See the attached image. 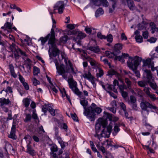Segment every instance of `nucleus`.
Masks as SVG:
<instances>
[{
    "instance_id": "obj_1",
    "label": "nucleus",
    "mask_w": 158,
    "mask_h": 158,
    "mask_svg": "<svg viewBox=\"0 0 158 158\" xmlns=\"http://www.w3.org/2000/svg\"><path fill=\"white\" fill-rule=\"evenodd\" d=\"M64 61L66 64L65 66L63 64H61L59 65V63L57 61H56L55 63L57 72L59 75H62L64 79L67 80L68 74L70 73V70L73 72L74 69L73 65L70 60H68V63L66 59H64Z\"/></svg>"
},
{
    "instance_id": "obj_2",
    "label": "nucleus",
    "mask_w": 158,
    "mask_h": 158,
    "mask_svg": "<svg viewBox=\"0 0 158 158\" xmlns=\"http://www.w3.org/2000/svg\"><path fill=\"white\" fill-rule=\"evenodd\" d=\"M140 107L142 110L141 113L143 116L146 118V114L145 113V111L146 112V115H148L149 114V110L147 109L148 108L152 110V111L154 112L157 111L158 110V108L156 106L146 101H143L141 102Z\"/></svg>"
},
{
    "instance_id": "obj_3",
    "label": "nucleus",
    "mask_w": 158,
    "mask_h": 158,
    "mask_svg": "<svg viewBox=\"0 0 158 158\" xmlns=\"http://www.w3.org/2000/svg\"><path fill=\"white\" fill-rule=\"evenodd\" d=\"M141 60V58L136 56L135 57H129L127 62V65L128 67L132 70L137 69L138 66Z\"/></svg>"
},
{
    "instance_id": "obj_4",
    "label": "nucleus",
    "mask_w": 158,
    "mask_h": 158,
    "mask_svg": "<svg viewBox=\"0 0 158 158\" xmlns=\"http://www.w3.org/2000/svg\"><path fill=\"white\" fill-rule=\"evenodd\" d=\"M69 88L71 89L73 92L77 95L80 98L82 97V93L79 91V89L77 87V83L74 81L72 78H69L68 80Z\"/></svg>"
},
{
    "instance_id": "obj_5",
    "label": "nucleus",
    "mask_w": 158,
    "mask_h": 158,
    "mask_svg": "<svg viewBox=\"0 0 158 158\" xmlns=\"http://www.w3.org/2000/svg\"><path fill=\"white\" fill-rule=\"evenodd\" d=\"M92 111H90L89 112V113L88 112L87 114H88V115H86L85 116L89 118L90 120L91 121H93L95 120V117L96 114H95V112H96L98 114H100L102 111V109L99 107H97L95 108H94L92 107Z\"/></svg>"
},
{
    "instance_id": "obj_6",
    "label": "nucleus",
    "mask_w": 158,
    "mask_h": 158,
    "mask_svg": "<svg viewBox=\"0 0 158 158\" xmlns=\"http://www.w3.org/2000/svg\"><path fill=\"white\" fill-rule=\"evenodd\" d=\"M49 44L51 45V47L53 48L52 51V53L50 52V48H49L48 50L50 57H52V56H53L54 57H55L57 56H59L60 53V51L57 48L55 42H53V44Z\"/></svg>"
},
{
    "instance_id": "obj_7",
    "label": "nucleus",
    "mask_w": 158,
    "mask_h": 158,
    "mask_svg": "<svg viewBox=\"0 0 158 158\" xmlns=\"http://www.w3.org/2000/svg\"><path fill=\"white\" fill-rule=\"evenodd\" d=\"M54 10H57L59 14H61L63 13L64 10V3L63 1H59L54 6Z\"/></svg>"
},
{
    "instance_id": "obj_8",
    "label": "nucleus",
    "mask_w": 158,
    "mask_h": 158,
    "mask_svg": "<svg viewBox=\"0 0 158 158\" xmlns=\"http://www.w3.org/2000/svg\"><path fill=\"white\" fill-rule=\"evenodd\" d=\"M101 121H99L98 123H97L95 125V132L98 133L100 130V128L101 126L103 128H105L107 124V121L106 120H102L101 119Z\"/></svg>"
},
{
    "instance_id": "obj_9",
    "label": "nucleus",
    "mask_w": 158,
    "mask_h": 158,
    "mask_svg": "<svg viewBox=\"0 0 158 158\" xmlns=\"http://www.w3.org/2000/svg\"><path fill=\"white\" fill-rule=\"evenodd\" d=\"M80 102L81 104L83 106L84 109V114L85 115H88V114H87V112H88V113H89V112L90 111V110L92 111V107L89 106L86 108V106L88 105V101L85 99L82 100H81Z\"/></svg>"
},
{
    "instance_id": "obj_10",
    "label": "nucleus",
    "mask_w": 158,
    "mask_h": 158,
    "mask_svg": "<svg viewBox=\"0 0 158 158\" xmlns=\"http://www.w3.org/2000/svg\"><path fill=\"white\" fill-rule=\"evenodd\" d=\"M15 124V122L14 120L10 134L8 135L9 138L14 140L16 139L17 138V136L15 135L16 130Z\"/></svg>"
},
{
    "instance_id": "obj_11",
    "label": "nucleus",
    "mask_w": 158,
    "mask_h": 158,
    "mask_svg": "<svg viewBox=\"0 0 158 158\" xmlns=\"http://www.w3.org/2000/svg\"><path fill=\"white\" fill-rule=\"evenodd\" d=\"M87 60L89 61L93 69H98L100 67V64L99 63L95 60L94 59H93L89 56H88L85 58Z\"/></svg>"
},
{
    "instance_id": "obj_12",
    "label": "nucleus",
    "mask_w": 158,
    "mask_h": 158,
    "mask_svg": "<svg viewBox=\"0 0 158 158\" xmlns=\"http://www.w3.org/2000/svg\"><path fill=\"white\" fill-rule=\"evenodd\" d=\"M30 138L29 139L28 141V143L27 145V149L26 150V152L30 154L32 156H34L35 155V152L33 149L31 143V137H29Z\"/></svg>"
},
{
    "instance_id": "obj_13",
    "label": "nucleus",
    "mask_w": 158,
    "mask_h": 158,
    "mask_svg": "<svg viewBox=\"0 0 158 158\" xmlns=\"http://www.w3.org/2000/svg\"><path fill=\"white\" fill-rule=\"evenodd\" d=\"M113 85H110L108 86V89H110L113 91L114 92L117 93L118 91H117V89L116 88V86L117 85L118 86L119 85L118 82L116 80H114Z\"/></svg>"
},
{
    "instance_id": "obj_14",
    "label": "nucleus",
    "mask_w": 158,
    "mask_h": 158,
    "mask_svg": "<svg viewBox=\"0 0 158 158\" xmlns=\"http://www.w3.org/2000/svg\"><path fill=\"white\" fill-rule=\"evenodd\" d=\"M32 61L29 58H27L26 60H24V65L27 69V71L29 73L31 71V68Z\"/></svg>"
},
{
    "instance_id": "obj_15",
    "label": "nucleus",
    "mask_w": 158,
    "mask_h": 158,
    "mask_svg": "<svg viewBox=\"0 0 158 158\" xmlns=\"http://www.w3.org/2000/svg\"><path fill=\"white\" fill-rule=\"evenodd\" d=\"M50 35L48 44H53V42H55V32L53 28L51 30V34Z\"/></svg>"
},
{
    "instance_id": "obj_16",
    "label": "nucleus",
    "mask_w": 158,
    "mask_h": 158,
    "mask_svg": "<svg viewBox=\"0 0 158 158\" xmlns=\"http://www.w3.org/2000/svg\"><path fill=\"white\" fill-rule=\"evenodd\" d=\"M110 104L111 107H108L107 109L114 114L116 113V108L117 107V104L116 101L115 100L111 102Z\"/></svg>"
},
{
    "instance_id": "obj_17",
    "label": "nucleus",
    "mask_w": 158,
    "mask_h": 158,
    "mask_svg": "<svg viewBox=\"0 0 158 158\" xmlns=\"http://www.w3.org/2000/svg\"><path fill=\"white\" fill-rule=\"evenodd\" d=\"M123 45L122 44L118 43L115 44L114 46V53H116L117 55L120 53L121 52L120 50L122 48Z\"/></svg>"
},
{
    "instance_id": "obj_18",
    "label": "nucleus",
    "mask_w": 158,
    "mask_h": 158,
    "mask_svg": "<svg viewBox=\"0 0 158 158\" xmlns=\"http://www.w3.org/2000/svg\"><path fill=\"white\" fill-rule=\"evenodd\" d=\"M126 1L127 6L130 10H133L135 9L136 7L132 0H126Z\"/></svg>"
},
{
    "instance_id": "obj_19",
    "label": "nucleus",
    "mask_w": 158,
    "mask_h": 158,
    "mask_svg": "<svg viewBox=\"0 0 158 158\" xmlns=\"http://www.w3.org/2000/svg\"><path fill=\"white\" fill-rule=\"evenodd\" d=\"M50 35V34H49L45 37H41L38 40V41H39L40 40L42 45L43 46L48 40L49 39Z\"/></svg>"
},
{
    "instance_id": "obj_20",
    "label": "nucleus",
    "mask_w": 158,
    "mask_h": 158,
    "mask_svg": "<svg viewBox=\"0 0 158 158\" xmlns=\"http://www.w3.org/2000/svg\"><path fill=\"white\" fill-rule=\"evenodd\" d=\"M88 49L96 53H99L100 51L99 47L98 46L89 47H88Z\"/></svg>"
},
{
    "instance_id": "obj_21",
    "label": "nucleus",
    "mask_w": 158,
    "mask_h": 158,
    "mask_svg": "<svg viewBox=\"0 0 158 158\" xmlns=\"http://www.w3.org/2000/svg\"><path fill=\"white\" fill-rule=\"evenodd\" d=\"M10 102L8 98L6 99L4 98H0V104L2 106L4 105H8Z\"/></svg>"
},
{
    "instance_id": "obj_22",
    "label": "nucleus",
    "mask_w": 158,
    "mask_h": 158,
    "mask_svg": "<svg viewBox=\"0 0 158 158\" xmlns=\"http://www.w3.org/2000/svg\"><path fill=\"white\" fill-rule=\"evenodd\" d=\"M78 32L77 33L76 35H77V39L81 40L86 37V35L85 34L80 31L78 29Z\"/></svg>"
},
{
    "instance_id": "obj_23",
    "label": "nucleus",
    "mask_w": 158,
    "mask_h": 158,
    "mask_svg": "<svg viewBox=\"0 0 158 158\" xmlns=\"http://www.w3.org/2000/svg\"><path fill=\"white\" fill-rule=\"evenodd\" d=\"M144 71L147 74V77L148 79V82L151 81L152 80V77L150 70L145 69Z\"/></svg>"
},
{
    "instance_id": "obj_24",
    "label": "nucleus",
    "mask_w": 158,
    "mask_h": 158,
    "mask_svg": "<svg viewBox=\"0 0 158 158\" xmlns=\"http://www.w3.org/2000/svg\"><path fill=\"white\" fill-rule=\"evenodd\" d=\"M9 48L12 52H16L19 48L15 44L12 43L10 45Z\"/></svg>"
},
{
    "instance_id": "obj_25",
    "label": "nucleus",
    "mask_w": 158,
    "mask_h": 158,
    "mask_svg": "<svg viewBox=\"0 0 158 158\" xmlns=\"http://www.w3.org/2000/svg\"><path fill=\"white\" fill-rule=\"evenodd\" d=\"M104 11L102 8H99L96 10L95 13V16L98 17L104 14Z\"/></svg>"
},
{
    "instance_id": "obj_26",
    "label": "nucleus",
    "mask_w": 158,
    "mask_h": 158,
    "mask_svg": "<svg viewBox=\"0 0 158 158\" xmlns=\"http://www.w3.org/2000/svg\"><path fill=\"white\" fill-rule=\"evenodd\" d=\"M30 102L31 99L28 98H25L23 100V104L26 108L29 106Z\"/></svg>"
},
{
    "instance_id": "obj_27",
    "label": "nucleus",
    "mask_w": 158,
    "mask_h": 158,
    "mask_svg": "<svg viewBox=\"0 0 158 158\" xmlns=\"http://www.w3.org/2000/svg\"><path fill=\"white\" fill-rule=\"evenodd\" d=\"M5 144L4 149H5L6 152H7L8 150L10 152L11 151L12 148V146L11 145L7 142H5Z\"/></svg>"
},
{
    "instance_id": "obj_28",
    "label": "nucleus",
    "mask_w": 158,
    "mask_h": 158,
    "mask_svg": "<svg viewBox=\"0 0 158 158\" xmlns=\"http://www.w3.org/2000/svg\"><path fill=\"white\" fill-rule=\"evenodd\" d=\"M13 23H11L9 22H7L5 23L4 26L1 27L2 29L7 28L9 30H11L12 29V27Z\"/></svg>"
},
{
    "instance_id": "obj_29",
    "label": "nucleus",
    "mask_w": 158,
    "mask_h": 158,
    "mask_svg": "<svg viewBox=\"0 0 158 158\" xmlns=\"http://www.w3.org/2000/svg\"><path fill=\"white\" fill-rule=\"evenodd\" d=\"M57 140L59 143L60 144L61 148L62 149H64L65 147V142H63L60 137H58L57 138Z\"/></svg>"
},
{
    "instance_id": "obj_30",
    "label": "nucleus",
    "mask_w": 158,
    "mask_h": 158,
    "mask_svg": "<svg viewBox=\"0 0 158 158\" xmlns=\"http://www.w3.org/2000/svg\"><path fill=\"white\" fill-rule=\"evenodd\" d=\"M125 81L127 85V87L128 89L130 90L131 89V82L130 80L128 78H126Z\"/></svg>"
},
{
    "instance_id": "obj_31",
    "label": "nucleus",
    "mask_w": 158,
    "mask_h": 158,
    "mask_svg": "<svg viewBox=\"0 0 158 158\" xmlns=\"http://www.w3.org/2000/svg\"><path fill=\"white\" fill-rule=\"evenodd\" d=\"M83 76L84 78L87 79L89 81L93 77L92 74L89 72H88L87 73H85L84 74Z\"/></svg>"
},
{
    "instance_id": "obj_32",
    "label": "nucleus",
    "mask_w": 158,
    "mask_h": 158,
    "mask_svg": "<svg viewBox=\"0 0 158 158\" xmlns=\"http://www.w3.org/2000/svg\"><path fill=\"white\" fill-rule=\"evenodd\" d=\"M97 147L98 149L101 151L103 153H104L106 152L105 148L102 146L99 143H98L97 145Z\"/></svg>"
},
{
    "instance_id": "obj_33",
    "label": "nucleus",
    "mask_w": 158,
    "mask_h": 158,
    "mask_svg": "<svg viewBox=\"0 0 158 158\" xmlns=\"http://www.w3.org/2000/svg\"><path fill=\"white\" fill-rule=\"evenodd\" d=\"M111 2H112L111 4H112V9L111 8H109V11L110 13H112V12H113V11L115 9V6L116 4V1L115 0H114L112 1H111Z\"/></svg>"
},
{
    "instance_id": "obj_34",
    "label": "nucleus",
    "mask_w": 158,
    "mask_h": 158,
    "mask_svg": "<svg viewBox=\"0 0 158 158\" xmlns=\"http://www.w3.org/2000/svg\"><path fill=\"white\" fill-rule=\"evenodd\" d=\"M147 23L145 21H143L141 23H139V30H143L145 27V26Z\"/></svg>"
},
{
    "instance_id": "obj_35",
    "label": "nucleus",
    "mask_w": 158,
    "mask_h": 158,
    "mask_svg": "<svg viewBox=\"0 0 158 158\" xmlns=\"http://www.w3.org/2000/svg\"><path fill=\"white\" fill-rule=\"evenodd\" d=\"M104 113L105 115L103 116L105 119H107V118H108L110 120H112V117L111 114L105 112H104Z\"/></svg>"
},
{
    "instance_id": "obj_36",
    "label": "nucleus",
    "mask_w": 158,
    "mask_h": 158,
    "mask_svg": "<svg viewBox=\"0 0 158 158\" xmlns=\"http://www.w3.org/2000/svg\"><path fill=\"white\" fill-rule=\"evenodd\" d=\"M78 32V29H76L72 31L69 30L67 31V34L68 35H76L77 33Z\"/></svg>"
},
{
    "instance_id": "obj_37",
    "label": "nucleus",
    "mask_w": 158,
    "mask_h": 158,
    "mask_svg": "<svg viewBox=\"0 0 158 158\" xmlns=\"http://www.w3.org/2000/svg\"><path fill=\"white\" fill-rule=\"evenodd\" d=\"M118 87L119 88L120 92L123 91L124 89H128L127 86L124 84H123L122 85H119Z\"/></svg>"
},
{
    "instance_id": "obj_38",
    "label": "nucleus",
    "mask_w": 158,
    "mask_h": 158,
    "mask_svg": "<svg viewBox=\"0 0 158 158\" xmlns=\"http://www.w3.org/2000/svg\"><path fill=\"white\" fill-rule=\"evenodd\" d=\"M40 73V69L39 68L34 66L33 67V73L34 75H37L38 74Z\"/></svg>"
},
{
    "instance_id": "obj_39",
    "label": "nucleus",
    "mask_w": 158,
    "mask_h": 158,
    "mask_svg": "<svg viewBox=\"0 0 158 158\" xmlns=\"http://www.w3.org/2000/svg\"><path fill=\"white\" fill-rule=\"evenodd\" d=\"M98 69V73H97V76L98 77H101L104 74L103 70L100 67Z\"/></svg>"
},
{
    "instance_id": "obj_40",
    "label": "nucleus",
    "mask_w": 158,
    "mask_h": 158,
    "mask_svg": "<svg viewBox=\"0 0 158 158\" xmlns=\"http://www.w3.org/2000/svg\"><path fill=\"white\" fill-rule=\"evenodd\" d=\"M91 1L95 6H99L101 5V0H91Z\"/></svg>"
},
{
    "instance_id": "obj_41",
    "label": "nucleus",
    "mask_w": 158,
    "mask_h": 158,
    "mask_svg": "<svg viewBox=\"0 0 158 158\" xmlns=\"http://www.w3.org/2000/svg\"><path fill=\"white\" fill-rule=\"evenodd\" d=\"M106 39H107V41L110 43H111L113 41V36L111 34L108 35L106 36Z\"/></svg>"
},
{
    "instance_id": "obj_42",
    "label": "nucleus",
    "mask_w": 158,
    "mask_h": 158,
    "mask_svg": "<svg viewBox=\"0 0 158 158\" xmlns=\"http://www.w3.org/2000/svg\"><path fill=\"white\" fill-rule=\"evenodd\" d=\"M151 59L150 58L147 59L146 60H143V66H148L149 64V63H150Z\"/></svg>"
},
{
    "instance_id": "obj_43",
    "label": "nucleus",
    "mask_w": 158,
    "mask_h": 158,
    "mask_svg": "<svg viewBox=\"0 0 158 158\" xmlns=\"http://www.w3.org/2000/svg\"><path fill=\"white\" fill-rule=\"evenodd\" d=\"M135 38L137 42L141 43L143 41V38L141 35H136Z\"/></svg>"
},
{
    "instance_id": "obj_44",
    "label": "nucleus",
    "mask_w": 158,
    "mask_h": 158,
    "mask_svg": "<svg viewBox=\"0 0 158 158\" xmlns=\"http://www.w3.org/2000/svg\"><path fill=\"white\" fill-rule=\"evenodd\" d=\"M16 52L19 53L21 55L24 57L27 56V55L26 53V52L23 51L20 49L19 48L17 50Z\"/></svg>"
},
{
    "instance_id": "obj_45",
    "label": "nucleus",
    "mask_w": 158,
    "mask_h": 158,
    "mask_svg": "<svg viewBox=\"0 0 158 158\" xmlns=\"http://www.w3.org/2000/svg\"><path fill=\"white\" fill-rule=\"evenodd\" d=\"M101 4L103 6L107 7L109 6V3L107 0H101Z\"/></svg>"
},
{
    "instance_id": "obj_46",
    "label": "nucleus",
    "mask_w": 158,
    "mask_h": 158,
    "mask_svg": "<svg viewBox=\"0 0 158 158\" xmlns=\"http://www.w3.org/2000/svg\"><path fill=\"white\" fill-rule=\"evenodd\" d=\"M97 36L98 38L102 40L106 39V36L102 35L100 32H98L97 33Z\"/></svg>"
},
{
    "instance_id": "obj_47",
    "label": "nucleus",
    "mask_w": 158,
    "mask_h": 158,
    "mask_svg": "<svg viewBox=\"0 0 158 158\" xmlns=\"http://www.w3.org/2000/svg\"><path fill=\"white\" fill-rule=\"evenodd\" d=\"M68 39V36H64L62 37L60 39V41L63 43H66Z\"/></svg>"
},
{
    "instance_id": "obj_48",
    "label": "nucleus",
    "mask_w": 158,
    "mask_h": 158,
    "mask_svg": "<svg viewBox=\"0 0 158 158\" xmlns=\"http://www.w3.org/2000/svg\"><path fill=\"white\" fill-rule=\"evenodd\" d=\"M150 86L154 89H157V86L155 83H154L150 81L148 82Z\"/></svg>"
},
{
    "instance_id": "obj_49",
    "label": "nucleus",
    "mask_w": 158,
    "mask_h": 158,
    "mask_svg": "<svg viewBox=\"0 0 158 158\" xmlns=\"http://www.w3.org/2000/svg\"><path fill=\"white\" fill-rule=\"evenodd\" d=\"M51 152L50 153H54L55 152H57L58 151V148L56 145L52 146L51 148Z\"/></svg>"
},
{
    "instance_id": "obj_50",
    "label": "nucleus",
    "mask_w": 158,
    "mask_h": 158,
    "mask_svg": "<svg viewBox=\"0 0 158 158\" xmlns=\"http://www.w3.org/2000/svg\"><path fill=\"white\" fill-rule=\"evenodd\" d=\"M71 116L74 121H78V117H77V116L75 113L71 114Z\"/></svg>"
},
{
    "instance_id": "obj_51",
    "label": "nucleus",
    "mask_w": 158,
    "mask_h": 158,
    "mask_svg": "<svg viewBox=\"0 0 158 158\" xmlns=\"http://www.w3.org/2000/svg\"><path fill=\"white\" fill-rule=\"evenodd\" d=\"M108 75L112 76L116 75L117 72L113 69H111L108 71Z\"/></svg>"
},
{
    "instance_id": "obj_52",
    "label": "nucleus",
    "mask_w": 158,
    "mask_h": 158,
    "mask_svg": "<svg viewBox=\"0 0 158 158\" xmlns=\"http://www.w3.org/2000/svg\"><path fill=\"white\" fill-rule=\"evenodd\" d=\"M48 111L50 112L52 116H54L55 115V110L52 107H50L49 109H48Z\"/></svg>"
},
{
    "instance_id": "obj_53",
    "label": "nucleus",
    "mask_w": 158,
    "mask_h": 158,
    "mask_svg": "<svg viewBox=\"0 0 158 158\" xmlns=\"http://www.w3.org/2000/svg\"><path fill=\"white\" fill-rule=\"evenodd\" d=\"M31 118V115L29 114H26V117L24 120L25 122H27L30 121Z\"/></svg>"
},
{
    "instance_id": "obj_54",
    "label": "nucleus",
    "mask_w": 158,
    "mask_h": 158,
    "mask_svg": "<svg viewBox=\"0 0 158 158\" xmlns=\"http://www.w3.org/2000/svg\"><path fill=\"white\" fill-rule=\"evenodd\" d=\"M115 55V57H114V59L115 60H118L119 61H124V60L123 59L122 55L121 56H117Z\"/></svg>"
},
{
    "instance_id": "obj_55",
    "label": "nucleus",
    "mask_w": 158,
    "mask_h": 158,
    "mask_svg": "<svg viewBox=\"0 0 158 158\" xmlns=\"http://www.w3.org/2000/svg\"><path fill=\"white\" fill-rule=\"evenodd\" d=\"M32 81L33 84L35 86H36L38 85H39L40 84V82L35 78L33 79Z\"/></svg>"
},
{
    "instance_id": "obj_56",
    "label": "nucleus",
    "mask_w": 158,
    "mask_h": 158,
    "mask_svg": "<svg viewBox=\"0 0 158 158\" xmlns=\"http://www.w3.org/2000/svg\"><path fill=\"white\" fill-rule=\"evenodd\" d=\"M130 103L131 104L134 103L136 101L135 98L132 95H131L130 97Z\"/></svg>"
},
{
    "instance_id": "obj_57",
    "label": "nucleus",
    "mask_w": 158,
    "mask_h": 158,
    "mask_svg": "<svg viewBox=\"0 0 158 158\" xmlns=\"http://www.w3.org/2000/svg\"><path fill=\"white\" fill-rule=\"evenodd\" d=\"M119 106L124 111H125L126 110V106L125 104L123 102H120L119 103Z\"/></svg>"
},
{
    "instance_id": "obj_58",
    "label": "nucleus",
    "mask_w": 158,
    "mask_h": 158,
    "mask_svg": "<svg viewBox=\"0 0 158 158\" xmlns=\"http://www.w3.org/2000/svg\"><path fill=\"white\" fill-rule=\"evenodd\" d=\"M18 75L19 76V79L21 83H23L25 82V79L20 74L19 72L18 73Z\"/></svg>"
},
{
    "instance_id": "obj_59",
    "label": "nucleus",
    "mask_w": 158,
    "mask_h": 158,
    "mask_svg": "<svg viewBox=\"0 0 158 158\" xmlns=\"http://www.w3.org/2000/svg\"><path fill=\"white\" fill-rule=\"evenodd\" d=\"M152 101H154L156 99V98L155 96V95L154 94H150L148 95Z\"/></svg>"
},
{
    "instance_id": "obj_60",
    "label": "nucleus",
    "mask_w": 158,
    "mask_h": 158,
    "mask_svg": "<svg viewBox=\"0 0 158 158\" xmlns=\"http://www.w3.org/2000/svg\"><path fill=\"white\" fill-rule=\"evenodd\" d=\"M156 38L152 37L150 39H148L147 41L151 43H154L156 41Z\"/></svg>"
},
{
    "instance_id": "obj_61",
    "label": "nucleus",
    "mask_w": 158,
    "mask_h": 158,
    "mask_svg": "<svg viewBox=\"0 0 158 158\" xmlns=\"http://www.w3.org/2000/svg\"><path fill=\"white\" fill-rule=\"evenodd\" d=\"M149 89L150 88H149L146 87H145L143 89L144 91L148 96L151 94Z\"/></svg>"
},
{
    "instance_id": "obj_62",
    "label": "nucleus",
    "mask_w": 158,
    "mask_h": 158,
    "mask_svg": "<svg viewBox=\"0 0 158 158\" xmlns=\"http://www.w3.org/2000/svg\"><path fill=\"white\" fill-rule=\"evenodd\" d=\"M112 129V126L110 124H109V125L107 127V132L109 133V135L111 133Z\"/></svg>"
},
{
    "instance_id": "obj_63",
    "label": "nucleus",
    "mask_w": 158,
    "mask_h": 158,
    "mask_svg": "<svg viewBox=\"0 0 158 158\" xmlns=\"http://www.w3.org/2000/svg\"><path fill=\"white\" fill-rule=\"evenodd\" d=\"M138 84L140 87H145V84L144 82L142 81H139L138 82Z\"/></svg>"
},
{
    "instance_id": "obj_64",
    "label": "nucleus",
    "mask_w": 158,
    "mask_h": 158,
    "mask_svg": "<svg viewBox=\"0 0 158 158\" xmlns=\"http://www.w3.org/2000/svg\"><path fill=\"white\" fill-rule=\"evenodd\" d=\"M143 36L144 39H147L148 35V31H144L142 34Z\"/></svg>"
}]
</instances>
